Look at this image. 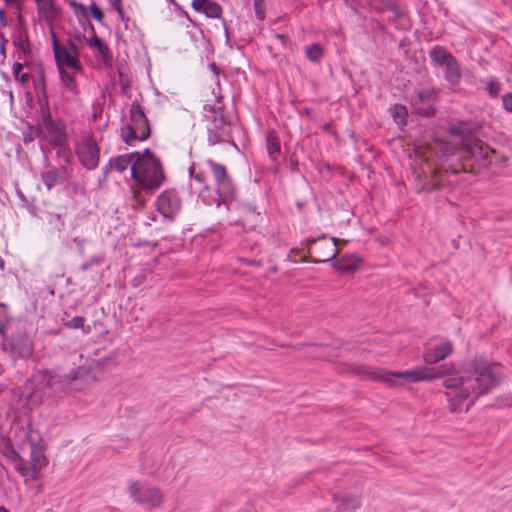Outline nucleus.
I'll use <instances>...</instances> for the list:
<instances>
[{"mask_svg":"<svg viewBox=\"0 0 512 512\" xmlns=\"http://www.w3.org/2000/svg\"><path fill=\"white\" fill-rule=\"evenodd\" d=\"M446 377L443 386L447 389H455L453 394L446 393L451 413H455L472 395L467 406L469 410L480 396L488 394L493 388L499 386L502 380V374L495 373L484 356L464 362L458 371L450 372Z\"/></svg>","mask_w":512,"mask_h":512,"instance_id":"1","label":"nucleus"},{"mask_svg":"<svg viewBox=\"0 0 512 512\" xmlns=\"http://www.w3.org/2000/svg\"><path fill=\"white\" fill-rule=\"evenodd\" d=\"M347 371L361 377L362 379L384 382L392 387H396L398 385L395 378L405 379L408 383H418L422 381L430 382L450 375L449 369L444 368L438 369L436 372L425 367L406 370L403 372H392L383 368H372L366 365L355 364L348 365Z\"/></svg>","mask_w":512,"mask_h":512,"instance_id":"2","label":"nucleus"},{"mask_svg":"<svg viewBox=\"0 0 512 512\" xmlns=\"http://www.w3.org/2000/svg\"><path fill=\"white\" fill-rule=\"evenodd\" d=\"M490 154H496V150L480 139L469 140L460 148L459 168L462 172L478 175L493 163Z\"/></svg>","mask_w":512,"mask_h":512,"instance_id":"3","label":"nucleus"},{"mask_svg":"<svg viewBox=\"0 0 512 512\" xmlns=\"http://www.w3.org/2000/svg\"><path fill=\"white\" fill-rule=\"evenodd\" d=\"M130 122L121 128L123 142L130 146L134 141H145L151 136L150 122L139 102L134 101L130 106Z\"/></svg>","mask_w":512,"mask_h":512,"instance_id":"4","label":"nucleus"},{"mask_svg":"<svg viewBox=\"0 0 512 512\" xmlns=\"http://www.w3.org/2000/svg\"><path fill=\"white\" fill-rule=\"evenodd\" d=\"M43 133L47 136L43 141H47L51 146L58 148V154L64 151L67 154L66 163H70V149L66 146L68 142V134L66 131V123L62 119H53L51 113L40 115L37 120Z\"/></svg>","mask_w":512,"mask_h":512,"instance_id":"5","label":"nucleus"},{"mask_svg":"<svg viewBox=\"0 0 512 512\" xmlns=\"http://www.w3.org/2000/svg\"><path fill=\"white\" fill-rule=\"evenodd\" d=\"M460 172H462L460 168L449 166L448 168L434 167L429 176L425 173L418 174L417 179L422 182L418 192L450 191L453 189V182L450 177H456Z\"/></svg>","mask_w":512,"mask_h":512,"instance_id":"6","label":"nucleus"},{"mask_svg":"<svg viewBox=\"0 0 512 512\" xmlns=\"http://www.w3.org/2000/svg\"><path fill=\"white\" fill-rule=\"evenodd\" d=\"M306 241L309 246V260L313 263L334 260L340 252L338 248L339 242L342 244L346 243L345 240L328 237L326 234H322L317 238H308Z\"/></svg>","mask_w":512,"mask_h":512,"instance_id":"7","label":"nucleus"},{"mask_svg":"<svg viewBox=\"0 0 512 512\" xmlns=\"http://www.w3.org/2000/svg\"><path fill=\"white\" fill-rule=\"evenodd\" d=\"M0 347L14 359H28L34 353L33 339L23 329H17L10 335L4 336Z\"/></svg>","mask_w":512,"mask_h":512,"instance_id":"8","label":"nucleus"},{"mask_svg":"<svg viewBox=\"0 0 512 512\" xmlns=\"http://www.w3.org/2000/svg\"><path fill=\"white\" fill-rule=\"evenodd\" d=\"M207 166L210 167L216 183V192L221 201L230 209V205L237 198V189L234 186L233 180L228 174L226 167L211 159L206 161Z\"/></svg>","mask_w":512,"mask_h":512,"instance_id":"9","label":"nucleus"},{"mask_svg":"<svg viewBox=\"0 0 512 512\" xmlns=\"http://www.w3.org/2000/svg\"><path fill=\"white\" fill-rule=\"evenodd\" d=\"M25 438L29 447V458L36 475L39 476V472L48 465V459L44 454L46 445L43 443L40 433L33 430L31 424H28Z\"/></svg>","mask_w":512,"mask_h":512,"instance_id":"10","label":"nucleus"},{"mask_svg":"<svg viewBox=\"0 0 512 512\" xmlns=\"http://www.w3.org/2000/svg\"><path fill=\"white\" fill-rule=\"evenodd\" d=\"M131 178L137 183V185L147 192H153L158 189L165 181L166 175L164 168L162 167V178L158 174V170L152 164H144V167H137L135 176L132 172Z\"/></svg>","mask_w":512,"mask_h":512,"instance_id":"11","label":"nucleus"},{"mask_svg":"<svg viewBox=\"0 0 512 512\" xmlns=\"http://www.w3.org/2000/svg\"><path fill=\"white\" fill-rule=\"evenodd\" d=\"M94 381L95 377L92 374L91 368L86 366H78L71 369L68 374L62 375L58 380L62 387H67L74 391H81L85 389L89 383Z\"/></svg>","mask_w":512,"mask_h":512,"instance_id":"12","label":"nucleus"},{"mask_svg":"<svg viewBox=\"0 0 512 512\" xmlns=\"http://www.w3.org/2000/svg\"><path fill=\"white\" fill-rule=\"evenodd\" d=\"M156 210L166 219L173 221L180 212L182 203L175 188L164 190L155 201Z\"/></svg>","mask_w":512,"mask_h":512,"instance_id":"13","label":"nucleus"},{"mask_svg":"<svg viewBox=\"0 0 512 512\" xmlns=\"http://www.w3.org/2000/svg\"><path fill=\"white\" fill-rule=\"evenodd\" d=\"M76 155L85 169L94 170L99 164L100 147L92 136H88L76 148Z\"/></svg>","mask_w":512,"mask_h":512,"instance_id":"14","label":"nucleus"},{"mask_svg":"<svg viewBox=\"0 0 512 512\" xmlns=\"http://www.w3.org/2000/svg\"><path fill=\"white\" fill-rule=\"evenodd\" d=\"M77 20L83 27L84 31H89L91 33L90 38L87 40L88 45L98 50L104 63L111 62L113 58L112 53L104 40L96 35L94 25L89 20L88 12L86 14H79Z\"/></svg>","mask_w":512,"mask_h":512,"instance_id":"15","label":"nucleus"},{"mask_svg":"<svg viewBox=\"0 0 512 512\" xmlns=\"http://www.w3.org/2000/svg\"><path fill=\"white\" fill-rule=\"evenodd\" d=\"M129 493L133 500L141 505H148L151 508L159 507L163 496L160 489L156 487L142 490L137 481H133L129 486Z\"/></svg>","mask_w":512,"mask_h":512,"instance_id":"16","label":"nucleus"},{"mask_svg":"<svg viewBox=\"0 0 512 512\" xmlns=\"http://www.w3.org/2000/svg\"><path fill=\"white\" fill-rule=\"evenodd\" d=\"M212 118L213 126L212 128H208V142L214 145L225 141L226 138L229 137V130L226 129L227 122L222 113L218 115L213 109Z\"/></svg>","mask_w":512,"mask_h":512,"instance_id":"17","label":"nucleus"},{"mask_svg":"<svg viewBox=\"0 0 512 512\" xmlns=\"http://www.w3.org/2000/svg\"><path fill=\"white\" fill-rule=\"evenodd\" d=\"M61 376L62 375H58L54 371H39L30 380L33 385L31 396H36L38 392L45 393L47 389H51L56 383L59 384L58 380Z\"/></svg>","mask_w":512,"mask_h":512,"instance_id":"18","label":"nucleus"},{"mask_svg":"<svg viewBox=\"0 0 512 512\" xmlns=\"http://www.w3.org/2000/svg\"><path fill=\"white\" fill-rule=\"evenodd\" d=\"M131 155L134 158V163L130 167V172H132L135 176L137 167H144V164H152L156 170H158V174L162 178V162L159 157H157L154 152H152L149 148H145L142 153L139 151L131 152Z\"/></svg>","mask_w":512,"mask_h":512,"instance_id":"19","label":"nucleus"},{"mask_svg":"<svg viewBox=\"0 0 512 512\" xmlns=\"http://www.w3.org/2000/svg\"><path fill=\"white\" fill-rule=\"evenodd\" d=\"M237 209L240 211L241 217L236 221V224H240L244 228H255L260 219V213L256 206L243 203L238 205Z\"/></svg>","mask_w":512,"mask_h":512,"instance_id":"20","label":"nucleus"},{"mask_svg":"<svg viewBox=\"0 0 512 512\" xmlns=\"http://www.w3.org/2000/svg\"><path fill=\"white\" fill-rule=\"evenodd\" d=\"M56 66L58 70H63L64 67H68L74 70H81V64L79 62V57L69 52V50L62 46L57 51V54H54Z\"/></svg>","mask_w":512,"mask_h":512,"instance_id":"21","label":"nucleus"},{"mask_svg":"<svg viewBox=\"0 0 512 512\" xmlns=\"http://www.w3.org/2000/svg\"><path fill=\"white\" fill-rule=\"evenodd\" d=\"M68 170L65 166L53 168L41 174L45 188L50 191L55 185L63 184L67 179Z\"/></svg>","mask_w":512,"mask_h":512,"instance_id":"22","label":"nucleus"},{"mask_svg":"<svg viewBox=\"0 0 512 512\" xmlns=\"http://www.w3.org/2000/svg\"><path fill=\"white\" fill-rule=\"evenodd\" d=\"M452 352L450 341H444L436 345L431 352H426L425 361L427 364L437 363L444 360Z\"/></svg>","mask_w":512,"mask_h":512,"instance_id":"23","label":"nucleus"},{"mask_svg":"<svg viewBox=\"0 0 512 512\" xmlns=\"http://www.w3.org/2000/svg\"><path fill=\"white\" fill-rule=\"evenodd\" d=\"M194 11L198 13H203L208 18H222V7L214 1L203 2L199 6H195V4H191Z\"/></svg>","mask_w":512,"mask_h":512,"instance_id":"24","label":"nucleus"},{"mask_svg":"<svg viewBox=\"0 0 512 512\" xmlns=\"http://www.w3.org/2000/svg\"><path fill=\"white\" fill-rule=\"evenodd\" d=\"M361 259H350L343 256L339 259L334 260L331 265L332 267L341 273H353L358 269Z\"/></svg>","mask_w":512,"mask_h":512,"instance_id":"25","label":"nucleus"},{"mask_svg":"<svg viewBox=\"0 0 512 512\" xmlns=\"http://www.w3.org/2000/svg\"><path fill=\"white\" fill-rule=\"evenodd\" d=\"M429 58L434 64L443 66L449 63V61H451L454 58V56L449 51H447L445 47L435 45L429 51Z\"/></svg>","mask_w":512,"mask_h":512,"instance_id":"26","label":"nucleus"},{"mask_svg":"<svg viewBox=\"0 0 512 512\" xmlns=\"http://www.w3.org/2000/svg\"><path fill=\"white\" fill-rule=\"evenodd\" d=\"M445 80L451 85H457L462 77L461 68L458 60L454 57L449 63L445 64Z\"/></svg>","mask_w":512,"mask_h":512,"instance_id":"27","label":"nucleus"},{"mask_svg":"<svg viewBox=\"0 0 512 512\" xmlns=\"http://www.w3.org/2000/svg\"><path fill=\"white\" fill-rule=\"evenodd\" d=\"M86 318L82 316H75L70 318L68 313H64L62 318V324L68 329H81L84 334L91 332L90 325H85Z\"/></svg>","mask_w":512,"mask_h":512,"instance_id":"28","label":"nucleus"},{"mask_svg":"<svg viewBox=\"0 0 512 512\" xmlns=\"http://www.w3.org/2000/svg\"><path fill=\"white\" fill-rule=\"evenodd\" d=\"M333 499L335 501H337V500L340 501L335 512H355V510L360 506V501L355 496L334 495Z\"/></svg>","mask_w":512,"mask_h":512,"instance_id":"29","label":"nucleus"},{"mask_svg":"<svg viewBox=\"0 0 512 512\" xmlns=\"http://www.w3.org/2000/svg\"><path fill=\"white\" fill-rule=\"evenodd\" d=\"M14 464L17 472L23 477H29L32 480H37L38 475L35 473V469L32 466L31 459L27 460L20 454V459H17Z\"/></svg>","mask_w":512,"mask_h":512,"instance_id":"30","label":"nucleus"},{"mask_svg":"<svg viewBox=\"0 0 512 512\" xmlns=\"http://www.w3.org/2000/svg\"><path fill=\"white\" fill-rule=\"evenodd\" d=\"M449 134L452 136L460 137L465 142L473 140L472 130L467 122H459L458 124L452 125L449 130Z\"/></svg>","mask_w":512,"mask_h":512,"instance_id":"31","label":"nucleus"},{"mask_svg":"<svg viewBox=\"0 0 512 512\" xmlns=\"http://www.w3.org/2000/svg\"><path fill=\"white\" fill-rule=\"evenodd\" d=\"M45 136L47 135L43 133L41 127L38 124V121L36 124L27 122L26 130L23 132V142L25 144L34 141L36 138H39L41 141H43Z\"/></svg>","mask_w":512,"mask_h":512,"instance_id":"32","label":"nucleus"},{"mask_svg":"<svg viewBox=\"0 0 512 512\" xmlns=\"http://www.w3.org/2000/svg\"><path fill=\"white\" fill-rule=\"evenodd\" d=\"M46 4V13H43L41 17H44L46 24L52 28L53 21L61 17L62 10L56 5L55 0H47Z\"/></svg>","mask_w":512,"mask_h":512,"instance_id":"33","label":"nucleus"},{"mask_svg":"<svg viewBox=\"0 0 512 512\" xmlns=\"http://www.w3.org/2000/svg\"><path fill=\"white\" fill-rule=\"evenodd\" d=\"M1 453L8 458L12 463H15L17 459H20L19 451L13 446L12 441L9 437L1 438Z\"/></svg>","mask_w":512,"mask_h":512,"instance_id":"34","label":"nucleus"},{"mask_svg":"<svg viewBox=\"0 0 512 512\" xmlns=\"http://www.w3.org/2000/svg\"><path fill=\"white\" fill-rule=\"evenodd\" d=\"M114 169L118 173H123L127 170L128 166L134 163V158L131 153L121 154L111 159Z\"/></svg>","mask_w":512,"mask_h":512,"instance_id":"35","label":"nucleus"},{"mask_svg":"<svg viewBox=\"0 0 512 512\" xmlns=\"http://www.w3.org/2000/svg\"><path fill=\"white\" fill-rule=\"evenodd\" d=\"M391 116L398 126H405L407 124V108L402 104H395L389 109Z\"/></svg>","mask_w":512,"mask_h":512,"instance_id":"36","label":"nucleus"},{"mask_svg":"<svg viewBox=\"0 0 512 512\" xmlns=\"http://www.w3.org/2000/svg\"><path fill=\"white\" fill-rule=\"evenodd\" d=\"M12 42H13V46L17 50H20L24 55H30L32 53V50L30 47L29 36H27V38H26L22 35H18L17 32H13Z\"/></svg>","mask_w":512,"mask_h":512,"instance_id":"37","label":"nucleus"},{"mask_svg":"<svg viewBox=\"0 0 512 512\" xmlns=\"http://www.w3.org/2000/svg\"><path fill=\"white\" fill-rule=\"evenodd\" d=\"M267 151L271 158L280 153V140L275 131H270L266 138Z\"/></svg>","mask_w":512,"mask_h":512,"instance_id":"38","label":"nucleus"},{"mask_svg":"<svg viewBox=\"0 0 512 512\" xmlns=\"http://www.w3.org/2000/svg\"><path fill=\"white\" fill-rule=\"evenodd\" d=\"M305 55L311 62H319L324 55V48L320 43H313L306 47Z\"/></svg>","mask_w":512,"mask_h":512,"instance_id":"39","label":"nucleus"},{"mask_svg":"<svg viewBox=\"0 0 512 512\" xmlns=\"http://www.w3.org/2000/svg\"><path fill=\"white\" fill-rule=\"evenodd\" d=\"M58 71H59V76H60V80H61L62 84L72 93L78 94L79 93L78 85H77V82H76L74 76L72 74H70L69 72H67L65 69L58 70Z\"/></svg>","mask_w":512,"mask_h":512,"instance_id":"40","label":"nucleus"},{"mask_svg":"<svg viewBox=\"0 0 512 512\" xmlns=\"http://www.w3.org/2000/svg\"><path fill=\"white\" fill-rule=\"evenodd\" d=\"M37 102L39 104V113L41 115H45L46 113H51L50 106H49V99H48L47 88H43L42 90H38Z\"/></svg>","mask_w":512,"mask_h":512,"instance_id":"41","label":"nucleus"},{"mask_svg":"<svg viewBox=\"0 0 512 512\" xmlns=\"http://www.w3.org/2000/svg\"><path fill=\"white\" fill-rule=\"evenodd\" d=\"M411 105L418 115L426 118H431L436 113V109L431 104L417 106V101H411Z\"/></svg>","mask_w":512,"mask_h":512,"instance_id":"42","label":"nucleus"},{"mask_svg":"<svg viewBox=\"0 0 512 512\" xmlns=\"http://www.w3.org/2000/svg\"><path fill=\"white\" fill-rule=\"evenodd\" d=\"M36 67V73L38 76L37 81H34V87L37 90H42L43 88H47L46 86V76H45V69L43 63H37L35 65Z\"/></svg>","mask_w":512,"mask_h":512,"instance_id":"43","label":"nucleus"},{"mask_svg":"<svg viewBox=\"0 0 512 512\" xmlns=\"http://www.w3.org/2000/svg\"><path fill=\"white\" fill-rule=\"evenodd\" d=\"M89 12L93 19L104 25V12L95 2L89 5Z\"/></svg>","mask_w":512,"mask_h":512,"instance_id":"44","label":"nucleus"},{"mask_svg":"<svg viewBox=\"0 0 512 512\" xmlns=\"http://www.w3.org/2000/svg\"><path fill=\"white\" fill-rule=\"evenodd\" d=\"M17 22H18V27L14 32H17L18 35H22L27 38V36H29L27 23H26L24 16L20 12L17 15Z\"/></svg>","mask_w":512,"mask_h":512,"instance_id":"45","label":"nucleus"},{"mask_svg":"<svg viewBox=\"0 0 512 512\" xmlns=\"http://www.w3.org/2000/svg\"><path fill=\"white\" fill-rule=\"evenodd\" d=\"M487 90L489 92V95L493 98L497 97L499 95V92H500V83L495 81V80H491L488 84H487Z\"/></svg>","mask_w":512,"mask_h":512,"instance_id":"46","label":"nucleus"},{"mask_svg":"<svg viewBox=\"0 0 512 512\" xmlns=\"http://www.w3.org/2000/svg\"><path fill=\"white\" fill-rule=\"evenodd\" d=\"M31 66H32V63L29 61H25V63H23V64L19 63V62H15L12 67V72H13L14 78H18V76L21 74V71L23 70L24 67L30 68Z\"/></svg>","mask_w":512,"mask_h":512,"instance_id":"47","label":"nucleus"},{"mask_svg":"<svg viewBox=\"0 0 512 512\" xmlns=\"http://www.w3.org/2000/svg\"><path fill=\"white\" fill-rule=\"evenodd\" d=\"M69 5L74 8L75 10V14H76V17L78 18V15L79 14H86L87 13V9L86 7L80 3V2H77L76 0H69Z\"/></svg>","mask_w":512,"mask_h":512,"instance_id":"48","label":"nucleus"},{"mask_svg":"<svg viewBox=\"0 0 512 512\" xmlns=\"http://www.w3.org/2000/svg\"><path fill=\"white\" fill-rule=\"evenodd\" d=\"M264 0H254L255 13L259 20H264L265 11L263 9Z\"/></svg>","mask_w":512,"mask_h":512,"instance_id":"49","label":"nucleus"},{"mask_svg":"<svg viewBox=\"0 0 512 512\" xmlns=\"http://www.w3.org/2000/svg\"><path fill=\"white\" fill-rule=\"evenodd\" d=\"M51 31V38H52V49L53 53L57 54V51L62 47L63 45L60 44L57 34L54 31V25L52 24V28H50Z\"/></svg>","mask_w":512,"mask_h":512,"instance_id":"50","label":"nucleus"},{"mask_svg":"<svg viewBox=\"0 0 512 512\" xmlns=\"http://www.w3.org/2000/svg\"><path fill=\"white\" fill-rule=\"evenodd\" d=\"M112 169H114V165H113V163H112V161L110 159L108 161V163L102 169V178L99 179L100 183L107 181L108 175L112 171Z\"/></svg>","mask_w":512,"mask_h":512,"instance_id":"51","label":"nucleus"},{"mask_svg":"<svg viewBox=\"0 0 512 512\" xmlns=\"http://www.w3.org/2000/svg\"><path fill=\"white\" fill-rule=\"evenodd\" d=\"M503 106L504 108L509 111V112H512V92H508L506 93L504 96H503Z\"/></svg>","mask_w":512,"mask_h":512,"instance_id":"52","label":"nucleus"},{"mask_svg":"<svg viewBox=\"0 0 512 512\" xmlns=\"http://www.w3.org/2000/svg\"><path fill=\"white\" fill-rule=\"evenodd\" d=\"M411 101H417V106H421V105L428 103L427 99H426V92H423V91L417 92L416 97L413 98Z\"/></svg>","mask_w":512,"mask_h":512,"instance_id":"53","label":"nucleus"},{"mask_svg":"<svg viewBox=\"0 0 512 512\" xmlns=\"http://www.w3.org/2000/svg\"><path fill=\"white\" fill-rule=\"evenodd\" d=\"M67 45H68V48H69L68 49L69 52L74 54V55H76V57H79V53L80 52H79V49H78L77 45L74 43V41L71 40V39H68L67 40Z\"/></svg>","mask_w":512,"mask_h":512,"instance_id":"54","label":"nucleus"},{"mask_svg":"<svg viewBox=\"0 0 512 512\" xmlns=\"http://www.w3.org/2000/svg\"><path fill=\"white\" fill-rule=\"evenodd\" d=\"M493 161H495L496 163H499L501 165H504L507 161H508V157L504 156V155H501V156H498V154H490Z\"/></svg>","mask_w":512,"mask_h":512,"instance_id":"55","label":"nucleus"},{"mask_svg":"<svg viewBox=\"0 0 512 512\" xmlns=\"http://www.w3.org/2000/svg\"><path fill=\"white\" fill-rule=\"evenodd\" d=\"M37 12L39 16H42L43 13H46V6L43 0H35Z\"/></svg>","mask_w":512,"mask_h":512,"instance_id":"56","label":"nucleus"},{"mask_svg":"<svg viewBox=\"0 0 512 512\" xmlns=\"http://www.w3.org/2000/svg\"><path fill=\"white\" fill-rule=\"evenodd\" d=\"M31 75L29 73H21L18 78H15L21 84H26L30 80Z\"/></svg>","mask_w":512,"mask_h":512,"instance_id":"57","label":"nucleus"},{"mask_svg":"<svg viewBox=\"0 0 512 512\" xmlns=\"http://www.w3.org/2000/svg\"><path fill=\"white\" fill-rule=\"evenodd\" d=\"M198 183H204L206 181V176L203 172L196 173L193 178Z\"/></svg>","mask_w":512,"mask_h":512,"instance_id":"58","label":"nucleus"},{"mask_svg":"<svg viewBox=\"0 0 512 512\" xmlns=\"http://www.w3.org/2000/svg\"><path fill=\"white\" fill-rule=\"evenodd\" d=\"M120 85H121V90H122V93H126L127 92V89L129 88V82L128 80H123L122 79V74H120Z\"/></svg>","mask_w":512,"mask_h":512,"instance_id":"59","label":"nucleus"},{"mask_svg":"<svg viewBox=\"0 0 512 512\" xmlns=\"http://www.w3.org/2000/svg\"><path fill=\"white\" fill-rule=\"evenodd\" d=\"M7 24H8V22H7V19H6L5 11L3 9H0V25L2 27H6Z\"/></svg>","mask_w":512,"mask_h":512,"instance_id":"60","label":"nucleus"},{"mask_svg":"<svg viewBox=\"0 0 512 512\" xmlns=\"http://www.w3.org/2000/svg\"><path fill=\"white\" fill-rule=\"evenodd\" d=\"M110 4L115 11L123 7L121 0H110Z\"/></svg>","mask_w":512,"mask_h":512,"instance_id":"61","label":"nucleus"},{"mask_svg":"<svg viewBox=\"0 0 512 512\" xmlns=\"http://www.w3.org/2000/svg\"><path fill=\"white\" fill-rule=\"evenodd\" d=\"M25 98H26L27 105L32 107V105H33V96H32V93L30 91L25 92Z\"/></svg>","mask_w":512,"mask_h":512,"instance_id":"62","label":"nucleus"},{"mask_svg":"<svg viewBox=\"0 0 512 512\" xmlns=\"http://www.w3.org/2000/svg\"><path fill=\"white\" fill-rule=\"evenodd\" d=\"M242 262L248 264V265H254V266H260L261 261L260 260H250V259H241Z\"/></svg>","mask_w":512,"mask_h":512,"instance_id":"63","label":"nucleus"},{"mask_svg":"<svg viewBox=\"0 0 512 512\" xmlns=\"http://www.w3.org/2000/svg\"><path fill=\"white\" fill-rule=\"evenodd\" d=\"M103 261H104L103 257H100V256H93L90 259V262L92 264H98V265H101L103 263Z\"/></svg>","mask_w":512,"mask_h":512,"instance_id":"64","label":"nucleus"}]
</instances>
